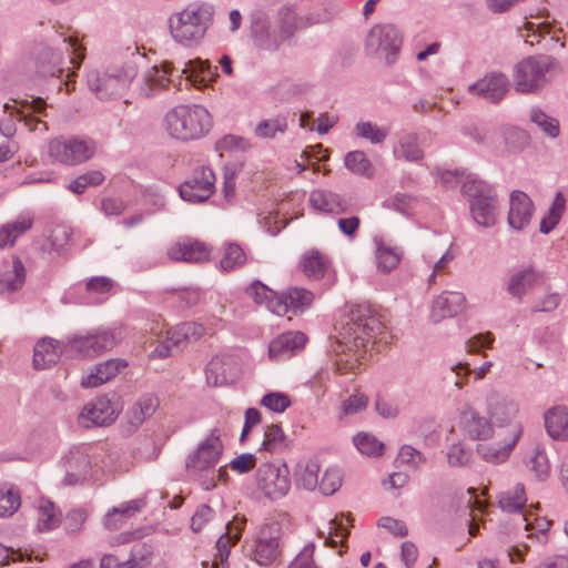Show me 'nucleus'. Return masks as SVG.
Masks as SVG:
<instances>
[{"label": "nucleus", "instance_id": "f257e3e1", "mask_svg": "<svg viewBox=\"0 0 568 568\" xmlns=\"http://www.w3.org/2000/svg\"><path fill=\"white\" fill-rule=\"evenodd\" d=\"M175 67L170 61H164L161 64V69L152 67L143 75L140 93L141 95L149 98L153 95L155 90H162L173 83L181 89L182 79L186 84H191L194 88L206 87L209 82H212L217 77V67H213L209 60H202L196 58L184 63L183 68L179 70V82L175 84L173 73Z\"/></svg>", "mask_w": 568, "mask_h": 568}, {"label": "nucleus", "instance_id": "f03ea898", "mask_svg": "<svg viewBox=\"0 0 568 568\" xmlns=\"http://www.w3.org/2000/svg\"><path fill=\"white\" fill-rule=\"evenodd\" d=\"M214 8L209 3H192L169 19L172 38L184 47L197 45L212 24Z\"/></svg>", "mask_w": 568, "mask_h": 568}, {"label": "nucleus", "instance_id": "7ed1b4c3", "mask_svg": "<svg viewBox=\"0 0 568 568\" xmlns=\"http://www.w3.org/2000/svg\"><path fill=\"white\" fill-rule=\"evenodd\" d=\"M384 324L377 313L365 304H358L351 308L347 321L339 333L341 344L347 349H367L375 338L384 333Z\"/></svg>", "mask_w": 568, "mask_h": 568}, {"label": "nucleus", "instance_id": "20e7f679", "mask_svg": "<svg viewBox=\"0 0 568 568\" xmlns=\"http://www.w3.org/2000/svg\"><path fill=\"white\" fill-rule=\"evenodd\" d=\"M166 129L171 136L190 141L204 136L212 126L209 111L199 104H181L165 115Z\"/></svg>", "mask_w": 568, "mask_h": 568}, {"label": "nucleus", "instance_id": "39448f33", "mask_svg": "<svg viewBox=\"0 0 568 568\" xmlns=\"http://www.w3.org/2000/svg\"><path fill=\"white\" fill-rule=\"evenodd\" d=\"M222 453L221 435L214 428L186 459L185 467L189 475L199 480L204 490H211L215 487L214 468Z\"/></svg>", "mask_w": 568, "mask_h": 568}, {"label": "nucleus", "instance_id": "423d86ee", "mask_svg": "<svg viewBox=\"0 0 568 568\" xmlns=\"http://www.w3.org/2000/svg\"><path fill=\"white\" fill-rule=\"evenodd\" d=\"M462 193L469 197L470 213L478 225L491 227L496 224L498 197L494 186L468 176L463 183Z\"/></svg>", "mask_w": 568, "mask_h": 568}, {"label": "nucleus", "instance_id": "0eeeda50", "mask_svg": "<svg viewBox=\"0 0 568 568\" xmlns=\"http://www.w3.org/2000/svg\"><path fill=\"white\" fill-rule=\"evenodd\" d=\"M122 339L120 327H99L68 336L67 349H71L73 356L92 358L113 349Z\"/></svg>", "mask_w": 568, "mask_h": 568}, {"label": "nucleus", "instance_id": "6e6552de", "mask_svg": "<svg viewBox=\"0 0 568 568\" xmlns=\"http://www.w3.org/2000/svg\"><path fill=\"white\" fill-rule=\"evenodd\" d=\"M95 151V142L87 138L58 136L51 139L48 144V154L52 161L71 166L92 159Z\"/></svg>", "mask_w": 568, "mask_h": 568}, {"label": "nucleus", "instance_id": "1a4fd4ad", "mask_svg": "<svg viewBox=\"0 0 568 568\" xmlns=\"http://www.w3.org/2000/svg\"><path fill=\"white\" fill-rule=\"evenodd\" d=\"M554 65L548 55L528 57L515 65V90L520 93L536 92L547 82V73Z\"/></svg>", "mask_w": 568, "mask_h": 568}, {"label": "nucleus", "instance_id": "9d476101", "mask_svg": "<svg viewBox=\"0 0 568 568\" xmlns=\"http://www.w3.org/2000/svg\"><path fill=\"white\" fill-rule=\"evenodd\" d=\"M402 45V36L393 24L374 26L365 42V49L369 55L384 54L388 64H393Z\"/></svg>", "mask_w": 568, "mask_h": 568}, {"label": "nucleus", "instance_id": "9b49d317", "mask_svg": "<svg viewBox=\"0 0 568 568\" xmlns=\"http://www.w3.org/2000/svg\"><path fill=\"white\" fill-rule=\"evenodd\" d=\"M290 470L286 464L263 463L256 470L257 489L265 497L277 499L284 497L291 487Z\"/></svg>", "mask_w": 568, "mask_h": 568}, {"label": "nucleus", "instance_id": "f8f14e48", "mask_svg": "<svg viewBox=\"0 0 568 568\" xmlns=\"http://www.w3.org/2000/svg\"><path fill=\"white\" fill-rule=\"evenodd\" d=\"M214 182L215 175L212 169L202 166L179 186L180 196L189 203L205 202L214 193Z\"/></svg>", "mask_w": 568, "mask_h": 568}, {"label": "nucleus", "instance_id": "ddd939ff", "mask_svg": "<svg viewBox=\"0 0 568 568\" xmlns=\"http://www.w3.org/2000/svg\"><path fill=\"white\" fill-rule=\"evenodd\" d=\"M510 89L509 79L499 71L486 73L481 79L468 87V91L488 103L498 104Z\"/></svg>", "mask_w": 568, "mask_h": 568}, {"label": "nucleus", "instance_id": "4468645a", "mask_svg": "<svg viewBox=\"0 0 568 568\" xmlns=\"http://www.w3.org/2000/svg\"><path fill=\"white\" fill-rule=\"evenodd\" d=\"M120 410L121 406L114 394L103 395L88 403L80 417L88 419L93 426H108L116 419Z\"/></svg>", "mask_w": 568, "mask_h": 568}, {"label": "nucleus", "instance_id": "2eb2a0df", "mask_svg": "<svg viewBox=\"0 0 568 568\" xmlns=\"http://www.w3.org/2000/svg\"><path fill=\"white\" fill-rule=\"evenodd\" d=\"M281 557L278 536L273 534L272 528L262 529L254 542L252 559L260 566L271 567L281 565Z\"/></svg>", "mask_w": 568, "mask_h": 568}, {"label": "nucleus", "instance_id": "dca6fc26", "mask_svg": "<svg viewBox=\"0 0 568 568\" xmlns=\"http://www.w3.org/2000/svg\"><path fill=\"white\" fill-rule=\"evenodd\" d=\"M251 36L254 44L264 51L274 52L282 45L277 31L272 30L270 19L263 11L251 16Z\"/></svg>", "mask_w": 568, "mask_h": 568}, {"label": "nucleus", "instance_id": "f3484780", "mask_svg": "<svg viewBox=\"0 0 568 568\" xmlns=\"http://www.w3.org/2000/svg\"><path fill=\"white\" fill-rule=\"evenodd\" d=\"M61 467L64 469V485L73 486L82 484L89 477L91 460L89 455L79 448L70 449L61 459Z\"/></svg>", "mask_w": 568, "mask_h": 568}, {"label": "nucleus", "instance_id": "a211bd4d", "mask_svg": "<svg viewBox=\"0 0 568 568\" xmlns=\"http://www.w3.org/2000/svg\"><path fill=\"white\" fill-rule=\"evenodd\" d=\"M68 337L61 341L54 338L40 339L33 349V367L44 369L55 364L61 355L72 357L71 349H67Z\"/></svg>", "mask_w": 568, "mask_h": 568}, {"label": "nucleus", "instance_id": "6ab92c4d", "mask_svg": "<svg viewBox=\"0 0 568 568\" xmlns=\"http://www.w3.org/2000/svg\"><path fill=\"white\" fill-rule=\"evenodd\" d=\"M531 199L523 191H513L509 199L508 224L516 231L524 230L530 222L534 213Z\"/></svg>", "mask_w": 568, "mask_h": 568}, {"label": "nucleus", "instance_id": "aec40b11", "mask_svg": "<svg viewBox=\"0 0 568 568\" xmlns=\"http://www.w3.org/2000/svg\"><path fill=\"white\" fill-rule=\"evenodd\" d=\"M314 300L311 291L302 287H290L288 290L280 293L274 307V313L283 315L287 312L293 314L303 313L308 308Z\"/></svg>", "mask_w": 568, "mask_h": 568}, {"label": "nucleus", "instance_id": "412c9836", "mask_svg": "<svg viewBox=\"0 0 568 568\" xmlns=\"http://www.w3.org/2000/svg\"><path fill=\"white\" fill-rule=\"evenodd\" d=\"M205 374L212 386L233 383L237 374L236 361L231 355H216L207 363Z\"/></svg>", "mask_w": 568, "mask_h": 568}, {"label": "nucleus", "instance_id": "4be33fe9", "mask_svg": "<svg viewBox=\"0 0 568 568\" xmlns=\"http://www.w3.org/2000/svg\"><path fill=\"white\" fill-rule=\"evenodd\" d=\"M466 298L459 292H443L432 304L430 321L435 324L445 318L459 314L465 306Z\"/></svg>", "mask_w": 568, "mask_h": 568}, {"label": "nucleus", "instance_id": "5701e85b", "mask_svg": "<svg viewBox=\"0 0 568 568\" xmlns=\"http://www.w3.org/2000/svg\"><path fill=\"white\" fill-rule=\"evenodd\" d=\"M307 338L302 332H286L274 338L268 346V356L275 361L290 358L305 346Z\"/></svg>", "mask_w": 568, "mask_h": 568}, {"label": "nucleus", "instance_id": "b1692460", "mask_svg": "<svg viewBox=\"0 0 568 568\" xmlns=\"http://www.w3.org/2000/svg\"><path fill=\"white\" fill-rule=\"evenodd\" d=\"M541 276V273L532 266L524 267L511 274L506 290L514 298L521 301L528 291L538 285Z\"/></svg>", "mask_w": 568, "mask_h": 568}, {"label": "nucleus", "instance_id": "393cba45", "mask_svg": "<svg viewBox=\"0 0 568 568\" xmlns=\"http://www.w3.org/2000/svg\"><path fill=\"white\" fill-rule=\"evenodd\" d=\"M126 362L120 358H111L105 362L98 363L88 375L82 377L81 386L84 388L101 386L116 376L120 369L126 367Z\"/></svg>", "mask_w": 568, "mask_h": 568}, {"label": "nucleus", "instance_id": "a878e982", "mask_svg": "<svg viewBox=\"0 0 568 568\" xmlns=\"http://www.w3.org/2000/svg\"><path fill=\"white\" fill-rule=\"evenodd\" d=\"M170 258L187 263H201L209 260L210 250L199 241L178 242L168 252Z\"/></svg>", "mask_w": 568, "mask_h": 568}, {"label": "nucleus", "instance_id": "bb28decb", "mask_svg": "<svg viewBox=\"0 0 568 568\" xmlns=\"http://www.w3.org/2000/svg\"><path fill=\"white\" fill-rule=\"evenodd\" d=\"M276 27L282 43L291 40L297 30L303 29L301 16L297 13L295 4L287 3L278 8L276 11Z\"/></svg>", "mask_w": 568, "mask_h": 568}, {"label": "nucleus", "instance_id": "cd10ccee", "mask_svg": "<svg viewBox=\"0 0 568 568\" xmlns=\"http://www.w3.org/2000/svg\"><path fill=\"white\" fill-rule=\"evenodd\" d=\"M487 412L490 422L503 427L510 424L516 417L518 408L513 400L498 394H491L487 400Z\"/></svg>", "mask_w": 568, "mask_h": 568}, {"label": "nucleus", "instance_id": "c85d7f7f", "mask_svg": "<svg viewBox=\"0 0 568 568\" xmlns=\"http://www.w3.org/2000/svg\"><path fill=\"white\" fill-rule=\"evenodd\" d=\"M138 74L133 62H126L120 70L112 73L105 72L103 82V99L120 94Z\"/></svg>", "mask_w": 568, "mask_h": 568}, {"label": "nucleus", "instance_id": "c756f323", "mask_svg": "<svg viewBox=\"0 0 568 568\" xmlns=\"http://www.w3.org/2000/svg\"><path fill=\"white\" fill-rule=\"evenodd\" d=\"M26 282V267L19 257L3 263L0 268V293L16 292Z\"/></svg>", "mask_w": 568, "mask_h": 568}, {"label": "nucleus", "instance_id": "7c9ffc66", "mask_svg": "<svg viewBox=\"0 0 568 568\" xmlns=\"http://www.w3.org/2000/svg\"><path fill=\"white\" fill-rule=\"evenodd\" d=\"M464 430L469 438L486 440L493 436L494 428L490 419L480 416L475 409L468 408L462 415Z\"/></svg>", "mask_w": 568, "mask_h": 568}, {"label": "nucleus", "instance_id": "2f4dec72", "mask_svg": "<svg viewBox=\"0 0 568 568\" xmlns=\"http://www.w3.org/2000/svg\"><path fill=\"white\" fill-rule=\"evenodd\" d=\"M310 203L315 210L331 214H342L348 210L347 201L328 190L313 191L310 195Z\"/></svg>", "mask_w": 568, "mask_h": 568}, {"label": "nucleus", "instance_id": "473e14b6", "mask_svg": "<svg viewBox=\"0 0 568 568\" xmlns=\"http://www.w3.org/2000/svg\"><path fill=\"white\" fill-rule=\"evenodd\" d=\"M511 434V440L500 446L478 444L476 448L477 453L488 463H504L508 458L510 452L513 450V448L517 444L518 438L521 435V426L519 424L513 425Z\"/></svg>", "mask_w": 568, "mask_h": 568}, {"label": "nucleus", "instance_id": "72a5a7b5", "mask_svg": "<svg viewBox=\"0 0 568 568\" xmlns=\"http://www.w3.org/2000/svg\"><path fill=\"white\" fill-rule=\"evenodd\" d=\"M545 427L548 435L557 440L568 439V408L552 407L545 414Z\"/></svg>", "mask_w": 568, "mask_h": 568}, {"label": "nucleus", "instance_id": "f704fd0d", "mask_svg": "<svg viewBox=\"0 0 568 568\" xmlns=\"http://www.w3.org/2000/svg\"><path fill=\"white\" fill-rule=\"evenodd\" d=\"M301 265L304 274L310 278H324L329 275L331 260L316 248H312L305 253Z\"/></svg>", "mask_w": 568, "mask_h": 568}, {"label": "nucleus", "instance_id": "c9c22d12", "mask_svg": "<svg viewBox=\"0 0 568 568\" xmlns=\"http://www.w3.org/2000/svg\"><path fill=\"white\" fill-rule=\"evenodd\" d=\"M292 440L286 436L278 424H271L265 427L262 449L271 454L286 450L291 447Z\"/></svg>", "mask_w": 568, "mask_h": 568}, {"label": "nucleus", "instance_id": "e433bc0d", "mask_svg": "<svg viewBox=\"0 0 568 568\" xmlns=\"http://www.w3.org/2000/svg\"><path fill=\"white\" fill-rule=\"evenodd\" d=\"M143 505V500L134 499L128 504L114 507L105 515L104 526L109 530H118L122 526L124 519L130 518L134 513L139 511Z\"/></svg>", "mask_w": 568, "mask_h": 568}, {"label": "nucleus", "instance_id": "4c0bfd02", "mask_svg": "<svg viewBox=\"0 0 568 568\" xmlns=\"http://www.w3.org/2000/svg\"><path fill=\"white\" fill-rule=\"evenodd\" d=\"M320 465L315 460L300 462L296 465L295 478L297 486L314 490L318 486Z\"/></svg>", "mask_w": 568, "mask_h": 568}, {"label": "nucleus", "instance_id": "58836bf2", "mask_svg": "<svg viewBox=\"0 0 568 568\" xmlns=\"http://www.w3.org/2000/svg\"><path fill=\"white\" fill-rule=\"evenodd\" d=\"M566 209V199L562 192H557L555 199L548 209L547 215L542 217L539 231L542 234L550 233L559 223Z\"/></svg>", "mask_w": 568, "mask_h": 568}, {"label": "nucleus", "instance_id": "ea45409f", "mask_svg": "<svg viewBox=\"0 0 568 568\" xmlns=\"http://www.w3.org/2000/svg\"><path fill=\"white\" fill-rule=\"evenodd\" d=\"M345 166L354 174L373 178L375 168L363 151H351L345 155Z\"/></svg>", "mask_w": 568, "mask_h": 568}, {"label": "nucleus", "instance_id": "a19ab883", "mask_svg": "<svg viewBox=\"0 0 568 568\" xmlns=\"http://www.w3.org/2000/svg\"><path fill=\"white\" fill-rule=\"evenodd\" d=\"M526 501L525 487L523 484H517L511 491H506L500 496L498 504L504 511L519 513L523 516Z\"/></svg>", "mask_w": 568, "mask_h": 568}, {"label": "nucleus", "instance_id": "79ce46f5", "mask_svg": "<svg viewBox=\"0 0 568 568\" xmlns=\"http://www.w3.org/2000/svg\"><path fill=\"white\" fill-rule=\"evenodd\" d=\"M246 295L252 297L256 304H265L274 313V307L280 293L271 290L261 281H254L245 291Z\"/></svg>", "mask_w": 568, "mask_h": 568}, {"label": "nucleus", "instance_id": "37998d69", "mask_svg": "<svg viewBox=\"0 0 568 568\" xmlns=\"http://www.w3.org/2000/svg\"><path fill=\"white\" fill-rule=\"evenodd\" d=\"M402 258V251L396 247L385 245L382 241L377 242L376 247V262L377 267L384 272L389 273L394 270Z\"/></svg>", "mask_w": 568, "mask_h": 568}, {"label": "nucleus", "instance_id": "c03bdc74", "mask_svg": "<svg viewBox=\"0 0 568 568\" xmlns=\"http://www.w3.org/2000/svg\"><path fill=\"white\" fill-rule=\"evenodd\" d=\"M32 226V219L17 220L0 229V247L12 246L17 237Z\"/></svg>", "mask_w": 568, "mask_h": 568}, {"label": "nucleus", "instance_id": "a18cd8bd", "mask_svg": "<svg viewBox=\"0 0 568 568\" xmlns=\"http://www.w3.org/2000/svg\"><path fill=\"white\" fill-rule=\"evenodd\" d=\"M37 70L42 77H59L63 72L59 67V57L52 49H44L38 55Z\"/></svg>", "mask_w": 568, "mask_h": 568}, {"label": "nucleus", "instance_id": "49530a36", "mask_svg": "<svg viewBox=\"0 0 568 568\" xmlns=\"http://www.w3.org/2000/svg\"><path fill=\"white\" fill-rule=\"evenodd\" d=\"M246 262L244 250L236 243H229L225 247L224 255L220 261L223 271H232L241 267Z\"/></svg>", "mask_w": 568, "mask_h": 568}, {"label": "nucleus", "instance_id": "de8ad7c7", "mask_svg": "<svg viewBox=\"0 0 568 568\" xmlns=\"http://www.w3.org/2000/svg\"><path fill=\"white\" fill-rule=\"evenodd\" d=\"M287 129L285 116L262 120L255 128V135L261 139H272L277 132L284 133Z\"/></svg>", "mask_w": 568, "mask_h": 568}, {"label": "nucleus", "instance_id": "09e8293b", "mask_svg": "<svg viewBox=\"0 0 568 568\" xmlns=\"http://www.w3.org/2000/svg\"><path fill=\"white\" fill-rule=\"evenodd\" d=\"M356 135L368 140L372 144H381L388 135V130L378 128L369 121H361L355 125Z\"/></svg>", "mask_w": 568, "mask_h": 568}, {"label": "nucleus", "instance_id": "8fccbe9b", "mask_svg": "<svg viewBox=\"0 0 568 568\" xmlns=\"http://www.w3.org/2000/svg\"><path fill=\"white\" fill-rule=\"evenodd\" d=\"M19 493L12 487H0V517L13 515L20 507Z\"/></svg>", "mask_w": 568, "mask_h": 568}, {"label": "nucleus", "instance_id": "3c124183", "mask_svg": "<svg viewBox=\"0 0 568 568\" xmlns=\"http://www.w3.org/2000/svg\"><path fill=\"white\" fill-rule=\"evenodd\" d=\"M506 148L511 152L523 150L529 143V135L525 130L516 126H508L503 130Z\"/></svg>", "mask_w": 568, "mask_h": 568}, {"label": "nucleus", "instance_id": "603ef678", "mask_svg": "<svg viewBox=\"0 0 568 568\" xmlns=\"http://www.w3.org/2000/svg\"><path fill=\"white\" fill-rule=\"evenodd\" d=\"M529 119L532 123L539 126L548 136L557 138L559 135V122L551 116H548L540 109H532Z\"/></svg>", "mask_w": 568, "mask_h": 568}, {"label": "nucleus", "instance_id": "864d4df0", "mask_svg": "<svg viewBox=\"0 0 568 568\" xmlns=\"http://www.w3.org/2000/svg\"><path fill=\"white\" fill-rule=\"evenodd\" d=\"M226 527L229 531L221 535L216 540L217 555L222 566H224L229 558L231 547L235 545L241 537V530L239 528H235V531H233L231 524H227Z\"/></svg>", "mask_w": 568, "mask_h": 568}, {"label": "nucleus", "instance_id": "5fc2aeb1", "mask_svg": "<svg viewBox=\"0 0 568 568\" xmlns=\"http://www.w3.org/2000/svg\"><path fill=\"white\" fill-rule=\"evenodd\" d=\"M103 180L104 175L100 171H90L79 175L69 184L68 189L75 194H82L88 186H98Z\"/></svg>", "mask_w": 568, "mask_h": 568}, {"label": "nucleus", "instance_id": "6e6d98bb", "mask_svg": "<svg viewBox=\"0 0 568 568\" xmlns=\"http://www.w3.org/2000/svg\"><path fill=\"white\" fill-rule=\"evenodd\" d=\"M357 449L368 456H379L383 453L384 444L368 434H358L354 437Z\"/></svg>", "mask_w": 568, "mask_h": 568}, {"label": "nucleus", "instance_id": "4d7b16f0", "mask_svg": "<svg viewBox=\"0 0 568 568\" xmlns=\"http://www.w3.org/2000/svg\"><path fill=\"white\" fill-rule=\"evenodd\" d=\"M402 155L406 161L418 162L424 158L423 150L418 146L417 135L407 134L399 142Z\"/></svg>", "mask_w": 568, "mask_h": 568}, {"label": "nucleus", "instance_id": "13d9d810", "mask_svg": "<svg viewBox=\"0 0 568 568\" xmlns=\"http://www.w3.org/2000/svg\"><path fill=\"white\" fill-rule=\"evenodd\" d=\"M473 454L462 443L453 444L447 452V462L452 467H465L470 464Z\"/></svg>", "mask_w": 568, "mask_h": 568}, {"label": "nucleus", "instance_id": "bf43d9fd", "mask_svg": "<svg viewBox=\"0 0 568 568\" xmlns=\"http://www.w3.org/2000/svg\"><path fill=\"white\" fill-rule=\"evenodd\" d=\"M341 485V471L336 468H328L323 474L318 483V488L325 496H331L339 489Z\"/></svg>", "mask_w": 568, "mask_h": 568}, {"label": "nucleus", "instance_id": "052dcab7", "mask_svg": "<svg viewBox=\"0 0 568 568\" xmlns=\"http://www.w3.org/2000/svg\"><path fill=\"white\" fill-rule=\"evenodd\" d=\"M528 467L535 473L539 480H545L549 476V460L545 452L537 450L536 454L529 460Z\"/></svg>", "mask_w": 568, "mask_h": 568}, {"label": "nucleus", "instance_id": "680f3d73", "mask_svg": "<svg viewBox=\"0 0 568 568\" xmlns=\"http://www.w3.org/2000/svg\"><path fill=\"white\" fill-rule=\"evenodd\" d=\"M261 405L265 406L272 412L283 413L291 406V400L288 396L283 393H268L263 396Z\"/></svg>", "mask_w": 568, "mask_h": 568}, {"label": "nucleus", "instance_id": "e2e57ef3", "mask_svg": "<svg viewBox=\"0 0 568 568\" xmlns=\"http://www.w3.org/2000/svg\"><path fill=\"white\" fill-rule=\"evenodd\" d=\"M397 459L402 464L409 465L414 468H418L422 464L426 462L424 455L419 450L409 445L402 446Z\"/></svg>", "mask_w": 568, "mask_h": 568}, {"label": "nucleus", "instance_id": "0e129e2a", "mask_svg": "<svg viewBox=\"0 0 568 568\" xmlns=\"http://www.w3.org/2000/svg\"><path fill=\"white\" fill-rule=\"evenodd\" d=\"M153 554V547L146 542H140L133 546L130 558L126 560V565L138 562L142 567L150 562Z\"/></svg>", "mask_w": 568, "mask_h": 568}, {"label": "nucleus", "instance_id": "69168bd1", "mask_svg": "<svg viewBox=\"0 0 568 568\" xmlns=\"http://www.w3.org/2000/svg\"><path fill=\"white\" fill-rule=\"evenodd\" d=\"M250 143L246 139L233 134L224 135L215 143L219 151L246 150Z\"/></svg>", "mask_w": 568, "mask_h": 568}, {"label": "nucleus", "instance_id": "338daca9", "mask_svg": "<svg viewBox=\"0 0 568 568\" xmlns=\"http://www.w3.org/2000/svg\"><path fill=\"white\" fill-rule=\"evenodd\" d=\"M314 549L313 542L307 544L296 556V558L290 564L288 568H318L314 564Z\"/></svg>", "mask_w": 568, "mask_h": 568}, {"label": "nucleus", "instance_id": "774afa93", "mask_svg": "<svg viewBox=\"0 0 568 568\" xmlns=\"http://www.w3.org/2000/svg\"><path fill=\"white\" fill-rule=\"evenodd\" d=\"M368 397L364 394L357 393L349 396L342 404L343 413L345 415H353L366 408Z\"/></svg>", "mask_w": 568, "mask_h": 568}]
</instances>
